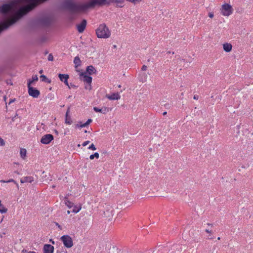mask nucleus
<instances>
[{"mask_svg": "<svg viewBox=\"0 0 253 253\" xmlns=\"http://www.w3.org/2000/svg\"><path fill=\"white\" fill-rule=\"evenodd\" d=\"M46 0H15L9 3L3 4L0 6V12L6 14L9 11L15 10L18 5L22 2H29V4L22 7L14 14L8 20L0 24V33L3 30L7 29L10 26L14 24L17 20L24 15L33 9L39 3H42Z\"/></svg>", "mask_w": 253, "mask_h": 253, "instance_id": "obj_1", "label": "nucleus"}, {"mask_svg": "<svg viewBox=\"0 0 253 253\" xmlns=\"http://www.w3.org/2000/svg\"><path fill=\"white\" fill-rule=\"evenodd\" d=\"M106 0H90L87 2H75L74 0H65V7L72 13H81L86 11L96 5L105 3Z\"/></svg>", "mask_w": 253, "mask_h": 253, "instance_id": "obj_2", "label": "nucleus"}, {"mask_svg": "<svg viewBox=\"0 0 253 253\" xmlns=\"http://www.w3.org/2000/svg\"><path fill=\"white\" fill-rule=\"evenodd\" d=\"M95 33L97 37L100 39H108L111 36V31L105 24L99 25Z\"/></svg>", "mask_w": 253, "mask_h": 253, "instance_id": "obj_3", "label": "nucleus"}, {"mask_svg": "<svg viewBox=\"0 0 253 253\" xmlns=\"http://www.w3.org/2000/svg\"><path fill=\"white\" fill-rule=\"evenodd\" d=\"M221 14L224 16L228 17L233 13V9L229 3H224L220 9Z\"/></svg>", "mask_w": 253, "mask_h": 253, "instance_id": "obj_4", "label": "nucleus"}, {"mask_svg": "<svg viewBox=\"0 0 253 253\" xmlns=\"http://www.w3.org/2000/svg\"><path fill=\"white\" fill-rule=\"evenodd\" d=\"M60 241L63 243L64 247L71 248L73 246L72 238L68 235H63L60 238Z\"/></svg>", "mask_w": 253, "mask_h": 253, "instance_id": "obj_5", "label": "nucleus"}, {"mask_svg": "<svg viewBox=\"0 0 253 253\" xmlns=\"http://www.w3.org/2000/svg\"><path fill=\"white\" fill-rule=\"evenodd\" d=\"M80 77L82 78V80L84 82L88 84L85 86L86 89H91V83L92 82V78L90 76H87L86 73L84 72L80 74Z\"/></svg>", "mask_w": 253, "mask_h": 253, "instance_id": "obj_6", "label": "nucleus"}, {"mask_svg": "<svg viewBox=\"0 0 253 253\" xmlns=\"http://www.w3.org/2000/svg\"><path fill=\"white\" fill-rule=\"evenodd\" d=\"M54 139L53 135L51 134H46L42 136L41 139V142L43 144H48Z\"/></svg>", "mask_w": 253, "mask_h": 253, "instance_id": "obj_7", "label": "nucleus"}, {"mask_svg": "<svg viewBox=\"0 0 253 253\" xmlns=\"http://www.w3.org/2000/svg\"><path fill=\"white\" fill-rule=\"evenodd\" d=\"M28 93L33 98H37L40 95V91L38 89L32 87L30 85V84H28Z\"/></svg>", "mask_w": 253, "mask_h": 253, "instance_id": "obj_8", "label": "nucleus"}, {"mask_svg": "<svg viewBox=\"0 0 253 253\" xmlns=\"http://www.w3.org/2000/svg\"><path fill=\"white\" fill-rule=\"evenodd\" d=\"M54 248L50 244H45L43 247V253H53Z\"/></svg>", "mask_w": 253, "mask_h": 253, "instance_id": "obj_9", "label": "nucleus"}, {"mask_svg": "<svg viewBox=\"0 0 253 253\" xmlns=\"http://www.w3.org/2000/svg\"><path fill=\"white\" fill-rule=\"evenodd\" d=\"M86 26V21L83 20L82 22L77 25V30L79 33H83Z\"/></svg>", "mask_w": 253, "mask_h": 253, "instance_id": "obj_10", "label": "nucleus"}, {"mask_svg": "<svg viewBox=\"0 0 253 253\" xmlns=\"http://www.w3.org/2000/svg\"><path fill=\"white\" fill-rule=\"evenodd\" d=\"M106 97L111 100H118L120 99V95L119 93H114L111 95L106 94Z\"/></svg>", "mask_w": 253, "mask_h": 253, "instance_id": "obj_11", "label": "nucleus"}, {"mask_svg": "<svg viewBox=\"0 0 253 253\" xmlns=\"http://www.w3.org/2000/svg\"><path fill=\"white\" fill-rule=\"evenodd\" d=\"M58 77L61 81L64 82L66 85L69 86L68 82V80L69 78L68 75L59 74ZM69 87L70 88V87Z\"/></svg>", "mask_w": 253, "mask_h": 253, "instance_id": "obj_12", "label": "nucleus"}, {"mask_svg": "<svg viewBox=\"0 0 253 253\" xmlns=\"http://www.w3.org/2000/svg\"><path fill=\"white\" fill-rule=\"evenodd\" d=\"M232 45L230 43H225L223 44V50L226 52H230L232 49Z\"/></svg>", "mask_w": 253, "mask_h": 253, "instance_id": "obj_13", "label": "nucleus"}, {"mask_svg": "<svg viewBox=\"0 0 253 253\" xmlns=\"http://www.w3.org/2000/svg\"><path fill=\"white\" fill-rule=\"evenodd\" d=\"M34 181V178L32 176H26L21 179L20 182L22 183L29 182L31 183Z\"/></svg>", "mask_w": 253, "mask_h": 253, "instance_id": "obj_14", "label": "nucleus"}, {"mask_svg": "<svg viewBox=\"0 0 253 253\" xmlns=\"http://www.w3.org/2000/svg\"><path fill=\"white\" fill-rule=\"evenodd\" d=\"M70 112V109L68 108L66 113V118H65V124L67 125H71L72 123V121L71 120V117L69 116V113Z\"/></svg>", "mask_w": 253, "mask_h": 253, "instance_id": "obj_15", "label": "nucleus"}, {"mask_svg": "<svg viewBox=\"0 0 253 253\" xmlns=\"http://www.w3.org/2000/svg\"><path fill=\"white\" fill-rule=\"evenodd\" d=\"M86 72L89 75H91L96 73V70L93 66L90 65L87 67Z\"/></svg>", "mask_w": 253, "mask_h": 253, "instance_id": "obj_16", "label": "nucleus"}, {"mask_svg": "<svg viewBox=\"0 0 253 253\" xmlns=\"http://www.w3.org/2000/svg\"><path fill=\"white\" fill-rule=\"evenodd\" d=\"M74 63L75 65V68H76L79 66H80L81 61L80 58L78 56H76L75 57L74 59Z\"/></svg>", "mask_w": 253, "mask_h": 253, "instance_id": "obj_17", "label": "nucleus"}, {"mask_svg": "<svg viewBox=\"0 0 253 253\" xmlns=\"http://www.w3.org/2000/svg\"><path fill=\"white\" fill-rule=\"evenodd\" d=\"M81 209H82V206L81 205H78V206L76 205V206H74L72 211L74 213H77L81 211Z\"/></svg>", "mask_w": 253, "mask_h": 253, "instance_id": "obj_18", "label": "nucleus"}, {"mask_svg": "<svg viewBox=\"0 0 253 253\" xmlns=\"http://www.w3.org/2000/svg\"><path fill=\"white\" fill-rule=\"evenodd\" d=\"M26 154H27V151L25 149L22 148L20 149V154L21 157L23 159H24L25 158V157L26 156Z\"/></svg>", "mask_w": 253, "mask_h": 253, "instance_id": "obj_19", "label": "nucleus"}, {"mask_svg": "<svg viewBox=\"0 0 253 253\" xmlns=\"http://www.w3.org/2000/svg\"><path fill=\"white\" fill-rule=\"evenodd\" d=\"M7 211V209L2 204L0 200V212L1 213H6Z\"/></svg>", "mask_w": 253, "mask_h": 253, "instance_id": "obj_20", "label": "nucleus"}, {"mask_svg": "<svg viewBox=\"0 0 253 253\" xmlns=\"http://www.w3.org/2000/svg\"><path fill=\"white\" fill-rule=\"evenodd\" d=\"M66 200L65 201V205L69 208H71L72 207H73V205L74 204L71 202V201H70L69 200H68L67 198H66Z\"/></svg>", "mask_w": 253, "mask_h": 253, "instance_id": "obj_21", "label": "nucleus"}, {"mask_svg": "<svg viewBox=\"0 0 253 253\" xmlns=\"http://www.w3.org/2000/svg\"><path fill=\"white\" fill-rule=\"evenodd\" d=\"M38 80V78L37 75H35L32 77V80H30L28 81V84H30V85L34 81H37Z\"/></svg>", "mask_w": 253, "mask_h": 253, "instance_id": "obj_22", "label": "nucleus"}, {"mask_svg": "<svg viewBox=\"0 0 253 253\" xmlns=\"http://www.w3.org/2000/svg\"><path fill=\"white\" fill-rule=\"evenodd\" d=\"M1 182L3 183L13 182L14 184L16 185L17 187H18V184H17V183L13 179H9L7 181L1 180Z\"/></svg>", "mask_w": 253, "mask_h": 253, "instance_id": "obj_23", "label": "nucleus"}, {"mask_svg": "<svg viewBox=\"0 0 253 253\" xmlns=\"http://www.w3.org/2000/svg\"><path fill=\"white\" fill-rule=\"evenodd\" d=\"M93 110L96 112H101V113H103L105 114L106 108H104V110L103 111H102V109H99V108L95 107L93 108Z\"/></svg>", "mask_w": 253, "mask_h": 253, "instance_id": "obj_24", "label": "nucleus"}, {"mask_svg": "<svg viewBox=\"0 0 253 253\" xmlns=\"http://www.w3.org/2000/svg\"><path fill=\"white\" fill-rule=\"evenodd\" d=\"M88 149L96 150V148L95 147V145L93 143H92L89 146V147H88Z\"/></svg>", "mask_w": 253, "mask_h": 253, "instance_id": "obj_25", "label": "nucleus"}, {"mask_svg": "<svg viewBox=\"0 0 253 253\" xmlns=\"http://www.w3.org/2000/svg\"><path fill=\"white\" fill-rule=\"evenodd\" d=\"M87 126V124L85 123H84V124H82L81 125H76V127H85Z\"/></svg>", "mask_w": 253, "mask_h": 253, "instance_id": "obj_26", "label": "nucleus"}, {"mask_svg": "<svg viewBox=\"0 0 253 253\" xmlns=\"http://www.w3.org/2000/svg\"><path fill=\"white\" fill-rule=\"evenodd\" d=\"M111 1L112 2H115L116 3H122L123 2V0H111Z\"/></svg>", "mask_w": 253, "mask_h": 253, "instance_id": "obj_27", "label": "nucleus"}, {"mask_svg": "<svg viewBox=\"0 0 253 253\" xmlns=\"http://www.w3.org/2000/svg\"><path fill=\"white\" fill-rule=\"evenodd\" d=\"M48 61H53V56L52 54H49L48 56Z\"/></svg>", "mask_w": 253, "mask_h": 253, "instance_id": "obj_28", "label": "nucleus"}, {"mask_svg": "<svg viewBox=\"0 0 253 253\" xmlns=\"http://www.w3.org/2000/svg\"><path fill=\"white\" fill-rule=\"evenodd\" d=\"M5 145V142L4 140L0 137V146H4Z\"/></svg>", "mask_w": 253, "mask_h": 253, "instance_id": "obj_29", "label": "nucleus"}, {"mask_svg": "<svg viewBox=\"0 0 253 253\" xmlns=\"http://www.w3.org/2000/svg\"><path fill=\"white\" fill-rule=\"evenodd\" d=\"M90 141H88V140H87V141H85L84 142H83V143L82 144V145L83 146H86L87 144H88L89 143Z\"/></svg>", "mask_w": 253, "mask_h": 253, "instance_id": "obj_30", "label": "nucleus"}, {"mask_svg": "<svg viewBox=\"0 0 253 253\" xmlns=\"http://www.w3.org/2000/svg\"><path fill=\"white\" fill-rule=\"evenodd\" d=\"M93 154H94V156L95 158H96V159H98L99 158V154L98 153L95 152Z\"/></svg>", "mask_w": 253, "mask_h": 253, "instance_id": "obj_31", "label": "nucleus"}, {"mask_svg": "<svg viewBox=\"0 0 253 253\" xmlns=\"http://www.w3.org/2000/svg\"><path fill=\"white\" fill-rule=\"evenodd\" d=\"M209 16L211 18H212L214 16V14H213V12H209Z\"/></svg>", "mask_w": 253, "mask_h": 253, "instance_id": "obj_32", "label": "nucleus"}, {"mask_svg": "<svg viewBox=\"0 0 253 253\" xmlns=\"http://www.w3.org/2000/svg\"><path fill=\"white\" fill-rule=\"evenodd\" d=\"M147 69V66H146V65H143V66L142 67L141 70H142V71H146Z\"/></svg>", "mask_w": 253, "mask_h": 253, "instance_id": "obj_33", "label": "nucleus"}, {"mask_svg": "<svg viewBox=\"0 0 253 253\" xmlns=\"http://www.w3.org/2000/svg\"><path fill=\"white\" fill-rule=\"evenodd\" d=\"M92 122V120L91 119H88V120L85 122V123L88 126L91 122Z\"/></svg>", "mask_w": 253, "mask_h": 253, "instance_id": "obj_34", "label": "nucleus"}, {"mask_svg": "<svg viewBox=\"0 0 253 253\" xmlns=\"http://www.w3.org/2000/svg\"><path fill=\"white\" fill-rule=\"evenodd\" d=\"M194 99L195 100H198L199 98V96L197 95H194L193 97Z\"/></svg>", "mask_w": 253, "mask_h": 253, "instance_id": "obj_35", "label": "nucleus"}, {"mask_svg": "<svg viewBox=\"0 0 253 253\" xmlns=\"http://www.w3.org/2000/svg\"><path fill=\"white\" fill-rule=\"evenodd\" d=\"M94 158L95 157L94 156V154H92V155H90V156H89V159L90 160H93V159H94Z\"/></svg>", "mask_w": 253, "mask_h": 253, "instance_id": "obj_36", "label": "nucleus"}, {"mask_svg": "<svg viewBox=\"0 0 253 253\" xmlns=\"http://www.w3.org/2000/svg\"><path fill=\"white\" fill-rule=\"evenodd\" d=\"M205 231L208 233H211V231H210L209 229H206Z\"/></svg>", "mask_w": 253, "mask_h": 253, "instance_id": "obj_37", "label": "nucleus"}, {"mask_svg": "<svg viewBox=\"0 0 253 253\" xmlns=\"http://www.w3.org/2000/svg\"><path fill=\"white\" fill-rule=\"evenodd\" d=\"M41 78H44V79H45L46 78V77L44 76V75H42L41 76Z\"/></svg>", "mask_w": 253, "mask_h": 253, "instance_id": "obj_38", "label": "nucleus"}, {"mask_svg": "<svg viewBox=\"0 0 253 253\" xmlns=\"http://www.w3.org/2000/svg\"><path fill=\"white\" fill-rule=\"evenodd\" d=\"M167 114V112H165L163 113V115H166Z\"/></svg>", "mask_w": 253, "mask_h": 253, "instance_id": "obj_39", "label": "nucleus"}, {"mask_svg": "<svg viewBox=\"0 0 253 253\" xmlns=\"http://www.w3.org/2000/svg\"><path fill=\"white\" fill-rule=\"evenodd\" d=\"M67 213L68 214H70V211H67Z\"/></svg>", "mask_w": 253, "mask_h": 253, "instance_id": "obj_40", "label": "nucleus"}, {"mask_svg": "<svg viewBox=\"0 0 253 253\" xmlns=\"http://www.w3.org/2000/svg\"><path fill=\"white\" fill-rule=\"evenodd\" d=\"M42 70H41V71H40V74H42Z\"/></svg>", "mask_w": 253, "mask_h": 253, "instance_id": "obj_41", "label": "nucleus"}, {"mask_svg": "<svg viewBox=\"0 0 253 253\" xmlns=\"http://www.w3.org/2000/svg\"><path fill=\"white\" fill-rule=\"evenodd\" d=\"M217 240H220V238L219 237H218L217 238Z\"/></svg>", "mask_w": 253, "mask_h": 253, "instance_id": "obj_42", "label": "nucleus"}, {"mask_svg": "<svg viewBox=\"0 0 253 253\" xmlns=\"http://www.w3.org/2000/svg\"><path fill=\"white\" fill-rule=\"evenodd\" d=\"M51 242H52V244H54V241H51Z\"/></svg>", "mask_w": 253, "mask_h": 253, "instance_id": "obj_43", "label": "nucleus"}, {"mask_svg": "<svg viewBox=\"0 0 253 253\" xmlns=\"http://www.w3.org/2000/svg\"><path fill=\"white\" fill-rule=\"evenodd\" d=\"M208 225H212V224H210V223H208Z\"/></svg>", "mask_w": 253, "mask_h": 253, "instance_id": "obj_44", "label": "nucleus"}, {"mask_svg": "<svg viewBox=\"0 0 253 253\" xmlns=\"http://www.w3.org/2000/svg\"><path fill=\"white\" fill-rule=\"evenodd\" d=\"M87 132V130H85V131H84V132H85V133H86Z\"/></svg>", "mask_w": 253, "mask_h": 253, "instance_id": "obj_45", "label": "nucleus"}]
</instances>
